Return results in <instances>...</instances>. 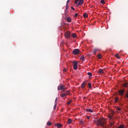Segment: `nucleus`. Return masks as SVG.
<instances>
[{"mask_svg": "<svg viewBox=\"0 0 128 128\" xmlns=\"http://www.w3.org/2000/svg\"><path fill=\"white\" fill-rule=\"evenodd\" d=\"M125 96H126V98H128V92L126 94Z\"/></svg>", "mask_w": 128, "mask_h": 128, "instance_id": "27", "label": "nucleus"}, {"mask_svg": "<svg viewBox=\"0 0 128 128\" xmlns=\"http://www.w3.org/2000/svg\"><path fill=\"white\" fill-rule=\"evenodd\" d=\"M94 124L98 126H104L106 124V119L104 118H100L98 120H94Z\"/></svg>", "mask_w": 128, "mask_h": 128, "instance_id": "1", "label": "nucleus"}, {"mask_svg": "<svg viewBox=\"0 0 128 128\" xmlns=\"http://www.w3.org/2000/svg\"><path fill=\"white\" fill-rule=\"evenodd\" d=\"M72 120L70 118H68L67 121V124H72Z\"/></svg>", "mask_w": 128, "mask_h": 128, "instance_id": "11", "label": "nucleus"}, {"mask_svg": "<svg viewBox=\"0 0 128 128\" xmlns=\"http://www.w3.org/2000/svg\"><path fill=\"white\" fill-rule=\"evenodd\" d=\"M71 102H72V100H70L69 101H68L67 102V104L70 105V104Z\"/></svg>", "mask_w": 128, "mask_h": 128, "instance_id": "22", "label": "nucleus"}, {"mask_svg": "<svg viewBox=\"0 0 128 128\" xmlns=\"http://www.w3.org/2000/svg\"><path fill=\"white\" fill-rule=\"evenodd\" d=\"M100 2L101 4H106V2H104V0H101Z\"/></svg>", "mask_w": 128, "mask_h": 128, "instance_id": "23", "label": "nucleus"}, {"mask_svg": "<svg viewBox=\"0 0 128 128\" xmlns=\"http://www.w3.org/2000/svg\"><path fill=\"white\" fill-rule=\"evenodd\" d=\"M117 110H119V111H120V108H117Z\"/></svg>", "mask_w": 128, "mask_h": 128, "instance_id": "34", "label": "nucleus"}, {"mask_svg": "<svg viewBox=\"0 0 128 128\" xmlns=\"http://www.w3.org/2000/svg\"><path fill=\"white\" fill-rule=\"evenodd\" d=\"M118 100V98H116V100L117 101Z\"/></svg>", "mask_w": 128, "mask_h": 128, "instance_id": "37", "label": "nucleus"}, {"mask_svg": "<svg viewBox=\"0 0 128 128\" xmlns=\"http://www.w3.org/2000/svg\"><path fill=\"white\" fill-rule=\"evenodd\" d=\"M120 96H124V90H122L118 91Z\"/></svg>", "mask_w": 128, "mask_h": 128, "instance_id": "8", "label": "nucleus"}, {"mask_svg": "<svg viewBox=\"0 0 128 128\" xmlns=\"http://www.w3.org/2000/svg\"><path fill=\"white\" fill-rule=\"evenodd\" d=\"M73 68L75 70H78V62L76 61L73 62Z\"/></svg>", "mask_w": 128, "mask_h": 128, "instance_id": "3", "label": "nucleus"}, {"mask_svg": "<svg viewBox=\"0 0 128 128\" xmlns=\"http://www.w3.org/2000/svg\"><path fill=\"white\" fill-rule=\"evenodd\" d=\"M64 86L63 85H61L60 86H58V90H62V92H66V90H64Z\"/></svg>", "mask_w": 128, "mask_h": 128, "instance_id": "5", "label": "nucleus"}, {"mask_svg": "<svg viewBox=\"0 0 128 128\" xmlns=\"http://www.w3.org/2000/svg\"><path fill=\"white\" fill-rule=\"evenodd\" d=\"M72 38H76V34L75 33H73L72 34Z\"/></svg>", "mask_w": 128, "mask_h": 128, "instance_id": "16", "label": "nucleus"}, {"mask_svg": "<svg viewBox=\"0 0 128 128\" xmlns=\"http://www.w3.org/2000/svg\"><path fill=\"white\" fill-rule=\"evenodd\" d=\"M84 4V0H80L78 4V6H82Z\"/></svg>", "mask_w": 128, "mask_h": 128, "instance_id": "13", "label": "nucleus"}, {"mask_svg": "<svg viewBox=\"0 0 128 128\" xmlns=\"http://www.w3.org/2000/svg\"><path fill=\"white\" fill-rule=\"evenodd\" d=\"M97 57L98 58V60H100L102 58V54H98Z\"/></svg>", "mask_w": 128, "mask_h": 128, "instance_id": "17", "label": "nucleus"}, {"mask_svg": "<svg viewBox=\"0 0 128 128\" xmlns=\"http://www.w3.org/2000/svg\"><path fill=\"white\" fill-rule=\"evenodd\" d=\"M104 70L102 69H100L98 72V74H104Z\"/></svg>", "mask_w": 128, "mask_h": 128, "instance_id": "9", "label": "nucleus"}, {"mask_svg": "<svg viewBox=\"0 0 128 128\" xmlns=\"http://www.w3.org/2000/svg\"><path fill=\"white\" fill-rule=\"evenodd\" d=\"M86 112H94V110L87 108L86 109Z\"/></svg>", "mask_w": 128, "mask_h": 128, "instance_id": "14", "label": "nucleus"}, {"mask_svg": "<svg viewBox=\"0 0 128 128\" xmlns=\"http://www.w3.org/2000/svg\"><path fill=\"white\" fill-rule=\"evenodd\" d=\"M47 126H52V122L50 121H49L47 122Z\"/></svg>", "mask_w": 128, "mask_h": 128, "instance_id": "19", "label": "nucleus"}, {"mask_svg": "<svg viewBox=\"0 0 128 128\" xmlns=\"http://www.w3.org/2000/svg\"><path fill=\"white\" fill-rule=\"evenodd\" d=\"M68 4H66V10H68Z\"/></svg>", "mask_w": 128, "mask_h": 128, "instance_id": "33", "label": "nucleus"}, {"mask_svg": "<svg viewBox=\"0 0 128 128\" xmlns=\"http://www.w3.org/2000/svg\"><path fill=\"white\" fill-rule=\"evenodd\" d=\"M86 84H88V82L86 81H84L81 85L82 88H84Z\"/></svg>", "mask_w": 128, "mask_h": 128, "instance_id": "6", "label": "nucleus"}, {"mask_svg": "<svg viewBox=\"0 0 128 128\" xmlns=\"http://www.w3.org/2000/svg\"><path fill=\"white\" fill-rule=\"evenodd\" d=\"M55 102H58V98H56Z\"/></svg>", "mask_w": 128, "mask_h": 128, "instance_id": "36", "label": "nucleus"}, {"mask_svg": "<svg viewBox=\"0 0 128 128\" xmlns=\"http://www.w3.org/2000/svg\"><path fill=\"white\" fill-rule=\"evenodd\" d=\"M80 124H84L83 121H82V120L80 121Z\"/></svg>", "mask_w": 128, "mask_h": 128, "instance_id": "29", "label": "nucleus"}, {"mask_svg": "<svg viewBox=\"0 0 128 128\" xmlns=\"http://www.w3.org/2000/svg\"><path fill=\"white\" fill-rule=\"evenodd\" d=\"M73 54L76 56L80 54V50L78 49H75L72 51Z\"/></svg>", "mask_w": 128, "mask_h": 128, "instance_id": "4", "label": "nucleus"}, {"mask_svg": "<svg viewBox=\"0 0 128 128\" xmlns=\"http://www.w3.org/2000/svg\"><path fill=\"white\" fill-rule=\"evenodd\" d=\"M96 52H98V50H94V54H96Z\"/></svg>", "mask_w": 128, "mask_h": 128, "instance_id": "30", "label": "nucleus"}, {"mask_svg": "<svg viewBox=\"0 0 128 128\" xmlns=\"http://www.w3.org/2000/svg\"><path fill=\"white\" fill-rule=\"evenodd\" d=\"M122 86H123L124 88H128V82L124 83V84H122Z\"/></svg>", "mask_w": 128, "mask_h": 128, "instance_id": "15", "label": "nucleus"}, {"mask_svg": "<svg viewBox=\"0 0 128 128\" xmlns=\"http://www.w3.org/2000/svg\"><path fill=\"white\" fill-rule=\"evenodd\" d=\"M70 90H67L66 91V93H62L60 94V96L61 98H66V96H68V94H70Z\"/></svg>", "mask_w": 128, "mask_h": 128, "instance_id": "2", "label": "nucleus"}, {"mask_svg": "<svg viewBox=\"0 0 128 128\" xmlns=\"http://www.w3.org/2000/svg\"><path fill=\"white\" fill-rule=\"evenodd\" d=\"M55 126H56L58 128H62V124L60 123H56L54 124Z\"/></svg>", "mask_w": 128, "mask_h": 128, "instance_id": "10", "label": "nucleus"}, {"mask_svg": "<svg viewBox=\"0 0 128 128\" xmlns=\"http://www.w3.org/2000/svg\"><path fill=\"white\" fill-rule=\"evenodd\" d=\"M88 86L89 88H92V84H90V83H88Z\"/></svg>", "mask_w": 128, "mask_h": 128, "instance_id": "24", "label": "nucleus"}, {"mask_svg": "<svg viewBox=\"0 0 128 128\" xmlns=\"http://www.w3.org/2000/svg\"><path fill=\"white\" fill-rule=\"evenodd\" d=\"M66 20L68 22H72V18L70 17H68Z\"/></svg>", "mask_w": 128, "mask_h": 128, "instance_id": "12", "label": "nucleus"}, {"mask_svg": "<svg viewBox=\"0 0 128 128\" xmlns=\"http://www.w3.org/2000/svg\"><path fill=\"white\" fill-rule=\"evenodd\" d=\"M80 59L82 60H84V56H82L80 58Z\"/></svg>", "mask_w": 128, "mask_h": 128, "instance_id": "25", "label": "nucleus"}, {"mask_svg": "<svg viewBox=\"0 0 128 128\" xmlns=\"http://www.w3.org/2000/svg\"><path fill=\"white\" fill-rule=\"evenodd\" d=\"M63 71H64V72H66V68H64L63 69Z\"/></svg>", "mask_w": 128, "mask_h": 128, "instance_id": "32", "label": "nucleus"}, {"mask_svg": "<svg viewBox=\"0 0 128 128\" xmlns=\"http://www.w3.org/2000/svg\"><path fill=\"white\" fill-rule=\"evenodd\" d=\"M71 9L73 10H74V7H71Z\"/></svg>", "mask_w": 128, "mask_h": 128, "instance_id": "35", "label": "nucleus"}, {"mask_svg": "<svg viewBox=\"0 0 128 128\" xmlns=\"http://www.w3.org/2000/svg\"><path fill=\"white\" fill-rule=\"evenodd\" d=\"M70 2V0H68L67 2H66V4H68V2Z\"/></svg>", "mask_w": 128, "mask_h": 128, "instance_id": "31", "label": "nucleus"}, {"mask_svg": "<svg viewBox=\"0 0 128 128\" xmlns=\"http://www.w3.org/2000/svg\"><path fill=\"white\" fill-rule=\"evenodd\" d=\"M115 56L116 58H118V60H120V55H118V54H115Z\"/></svg>", "mask_w": 128, "mask_h": 128, "instance_id": "18", "label": "nucleus"}, {"mask_svg": "<svg viewBox=\"0 0 128 128\" xmlns=\"http://www.w3.org/2000/svg\"><path fill=\"white\" fill-rule=\"evenodd\" d=\"M80 0H75L74 4H76L78 2H79Z\"/></svg>", "mask_w": 128, "mask_h": 128, "instance_id": "28", "label": "nucleus"}, {"mask_svg": "<svg viewBox=\"0 0 128 128\" xmlns=\"http://www.w3.org/2000/svg\"><path fill=\"white\" fill-rule=\"evenodd\" d=\"M70 36V32H68L65 33V38H69Z\"/></svg>", "mask_w": 128, "mask_h": 128, "instance_id": "7", "label": "nucleus"}, {"mask_svg": "<svg viewBox=\"0 0 128 128\" xmlns=\"http://www.w3.org/2000/svg\"><path fill=\"white\" fill-rule=\"evenodd\" d=\"M87 118H88V120H90V116H89V117H88Z\"/></svg>", "mask_w": 128, "mask_h": 128, "instance_id": "38", "label": "nucleus"}, {"mask_svg": "<svg viewBox=\"0 0 128 128\" xmlns=\"http://www.w3.org/2000/svg\"><path fill=\"white\" fill-rule=\"evenodd\" d=\"M88 76H92V74L91 72H88Z\"/></svg>", "mask_w": 128, "mask_h": 128, "instance_id": "26", "label": "nucleus"}, {"mask_svg": "<svg viewBox=\"0 0 128 128\" xmlns=\"http://www.w3.org/2000/svg\"><path fill=\"white\" fill-rule=\"evenodd\" d=\"M109 118H110V116H109Z\"/></svg>", "mask_w": 128, "mask_h": 128, "instance_id": "40", "label": "nucleus"}, {"mask_svg": "<svg viewBox=\"0 0 128 128\" xmlns=\"http://www.w3.org/2000/svg\"><path fill=\"white\" fill-rule=\"evenodd\" d=\"M56 105L54 106V108H56Z\"/></svg>", "mask_w": 128, "mask_h": 128, "instance_id": "39", "label": "nucleus"}, {"mask_svg": "<svg viewBox=\"0 0 128 128\" xmlns=\"http://www.w3.org/2000/svg\"><path fill=\"white\" fill-rule=\"evenodd\" d=\"M78 14L76 13V14L74 16V18H76L78 17Z\"/></svg>", "mask_w": 128, "mask_h": 128, "instance_id": "21", "label": "nucleus"}, {"mask_svg": "<svg viewBox=\"0 0 128 128\" xmlns=\"http://www.w3.org/2000/svg\"><path fill=\"white\" fill-rule=\"evenodd\" d=\"M83 16H84V18H88V14L86 13H85L83 14Z\"/></svg>", "mask_w": 128, "mask_h": 128, "instance_id": "20", "label": "nucleus"}]
</instances>
